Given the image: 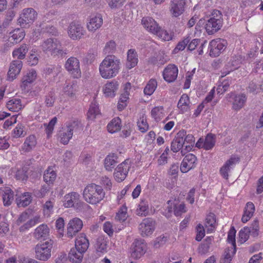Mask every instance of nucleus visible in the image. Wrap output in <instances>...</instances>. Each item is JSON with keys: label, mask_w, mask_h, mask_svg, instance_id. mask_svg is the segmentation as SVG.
I'll return each instance as SVG.
<instances>
[{"label": "nucleus", "mask_w": 263, "mask_h": 263, "mask_svg": "<svg viewBox=\"0 0 263 263\" xmlns=\"http://www.w3.org/2000/svg\"><path fill=\"white\" fill-rule=\"evenodd\" d=\"M120 68V60L114 55H108L100 64L99 73L103 79H109L119 73Z\"/></svg>", "instance_id": "f257e3e1"}, {"label": "nucleus", "mask_w": 263, "mask_h": 263, "mask_svg": "<svg viewBox=\"0 0 263 263\" xmlns=\"http://www.w3.org/2000/svg\"><path fill=\"white\" fill-rule=\"evenodd\" d=\"M105 196V193L102 187L95 183L88 184L83 192L84 200L91 204L100 203L104 198Z\"/></svg>", "instance_id": "f03ea898"}, {"label": "nucleus", "mask_w": 263, "mask_h": 263, "mask_svg": "<svg viewBox=\"0 0 263 263\" xmlns=\"http://www.w3.org/2000/svg\"><path fill=\"white\" fill-rule=\"evenodd\" d=\"M204 21V29L209 35H212L218 31L222 27L223 15L220 11L215 9Z\"/></svg>", "instance_id": "7ed1b4c3"}, {"label": "nucleus", "mask_w": 263, "mask_h": 263, "mask_svg": "<svg viewBox=\"0 0 263 263\" xmlns=\"http://www.w3.org/2000/svg\"><path fill=\"white\" fill-rule=\"evenodd\" d=\"M53 244L54 241L51 239L40 241L36 244L34 248L35 258L43 261L49 259L51 256Z\"/></svg>", "instance_id": "20e7f679"}, {"label": "nucleus", "mask_w": 263, "mask_h": 263, "mask_svg": "<svg viewBox=\"0 0 263 263\" xmlns=\"http://www.w3.org/2000/svg\"><path fill=\"white\" fill-rule=\"evenodd\" d=\"M42 50L51 55L63 56L67 53L61 42L55 38H49L45 40L41 45Z\"/></svg>", "instance_id": "39448f33"}, {"label": "nucleus", "mask_w": 263, "mask_h": 263, "mask_svg": "<svg viewBox=\"0 0 263 263\" xmlns=\"http://www.w3.org/2000/svg\"><path fill=\"white\" fill-rule=\"evenodd\" d=\"M38 14L32 8H25L21 11L17 20L18 24L22 27H26L32 24L37 18Z\"/></svg>", "instance_id": "423d86ee"}, {"label": "nucleus", "mask_w": 263, "mask_h": 263, "mask_svg": "<svg viewBox=\"0 0 263 263\" xmlns=\"http://www.w3.org/2000/svg\"><path fill=\"white\" fill-rule=\"evenodd\" d=\"M77 126V124L75 122H70L62 127L58 133V139L60 142L64 145L67 144L72 138L73 131Z\"/></svg>", "instance_id": "0eeeda50"}, {"label": "nucleus", "mask_w": 263, "mask_h": 263, "mask_svg": "<svg viewBox=\"0 0 263 263\" xmlns=\"http://www.w3.org/2000/svg\"><path fill=\"white\" fill-rule=\"evenodd\" d=\"M228 46L227 41L223 39H216L210 41L209 45V54L212 57H218Z\"/></svg>", "instance_id": "6e6552de"}, {"label": "nucleus", "mask_w": 263, "mask_h": 263, "mask_svg": "<svg viewBox=\"0 0 263 263\" xmlns=\"http://www.w3.org/2000/svg\"><path fill=\"white\" fill-rule=\"evenodd\" d=\"M147 250V245L143 239H135L130 247V257L138 259L143 256Z\"/></svg>", "instance_id": "1a4fd4ad"}, {"label": "nucleus", "mask_w": 263, "mask_h": 263, "mask_svg": "<svg viewBox=\"0 0 263 263\" xmlns=\"http://www.w3.org/2000/svg\"><path fill=\"white\" fill-rule=\"evenodd\" d=\"M64 67L72 78L79 79L81 77L80 63L77 58L74 57L69 58L65 62Z\"/></svg>", "instance_id": "9d476101"}, {"label": "nucleus", "mask_w": 263, "mask_h": 263, "mask_svg": "<svg viewBox=\"0 0 263 263\" xmlns=\"http://www.w3.org/2000/svg\"><path fill=\"white\" fill-rule=\"evenodd\" d=\"M85 32L84 27L79 22H72L68 28V36L73 40H80Z\"/></svg>", "instance_id": "9b49d317"}, {"label": "nucleus", "mask_w": 263, "mask_h": 263, "mask_svg": "<svg viewBox=\"0 0 263 263\" xmlns=\"http://www.w3.org/2000/svg\"><path fill=\"white\" fill-rule=\"evenodd\" d=\"M130 166L131 162L128 159L125 160L118 165L114 173L115 180L118 182L124 180L127 175Z\"/></svg>", "instance_id": "f8f14e48"}, {"label": "nucleus", "mask_w": 263, "mask_h": 263, "mask_svg": "<svg viewBox=\"0 0 263 263\" xmlns=\"http://www.w3.org/2000/svg\"><path fill=\"white\" fill-rule=\"evenodd\" d=\"M141 22L143 27L146 29V30L154 34H156L159 38L164 40V39L162 38V35L161 34L162 32L161 28L153 18L150 17H143L142 19Z\"/></svg>", "instance_id": "ddd939ff"}, {"label": "nucleus", "mask_w": 263, "mask_h": 263, "mask_svg": "<svg viewBox=\"0 0 263 263\" xmlns=\"http://www.w3.org/2000/svg\"><path fill=\"white\" fill-rule=\"evenodd\" d=\"M197 162V158L195 155L191 153L186 155L180 164V171L182 173L188 172L196 167Z\"/></svg>", "instance_id": "4468645a"}, {"label": "nucleus", "mask_w": 263, "mask_h": 263, "mask_svg": "<svg viewBox=\"0 0 263 263\" xmlns=\"http://www.w3.org/2000/svg\"><path fill=\"white\" fill-rule=\"evenodd\" d=\"M186 0H171L169 11L173 17H177L185 11Z\"/></svg>", "instance_id": "2eb2a0df"}, {"label": "nucleus", "mask_w": 263, "mask_h": 263, "mask_svg": "<svg viewBox=\"0 0 263 263\" xmlns=\"http://www.w3.org/2000/svg\"><path fill=\"white\" fill-rule=\"evenodd\" d=\"M155 229V222L151 218H145L139 224V230L142 237L151 235Z\"/></svg>", "instance_id": "dca6fc26"}, {"label": "nucleus", "mask_w": 263, "mask_h": 263, "mask_svg": "<svg viewBox=\"0 0 263 263\" xmlns=\"http://www.w3.org/2000/svg\"><path fill=\"white\" fill-rule=\"evenodd\" d=\"M179 163H173L167 171V182L166 187L168 189H173L177 184L179 172Z\"/></svg>", "instance_id": "f3484780"}, {"label": "nucleus", "mask_w": 263, "mask_h": 263, "mask_svg": "<svg viewBox=\"0 0 263 263\" xmlns=\"http://www.w3.org/2000/svg\"><path fill=\"white\" fill-rule=\"evenodd\" d=\"M83 226L82 221L76 217L70 219L67 224L66 235L69 238H72L81 230Z\"/></svg>", "instance_id": "a211bd4d"}, {"label": "nucleus", "mask_w": 263, "mask_h": 263, "mask_svg": "<svg viewBox=\"0 0 263 263\" xmlns=\"http://www.w3.org/2000/svg\"><path fill=\"white\" fill-rule=\"evenodd\" d=\"M103 20L102 15L96 14L90 16L86 24V28L88 31L95 32L102 26Z\"/></svg>", "instance_id": "6ab92c4d"}, {"label": "nucleus", "mask_w": 263, "mask_h": 263, "mask_svg": "<svg viewBox=\"0 0 263 263\" xmlns=\"http://www.w3.org/2000/svg\"><path fill=\"white\" fill-rule=\"evenodd\" d=\"M227 96L230 98L233 99L232 109L236 111L239 110L243 107L247 99L245 93L235 94L234 92H231Z\"/></svg>", "instance_id": "aec40b11"}, {"label": "nucleus", "mask_w": 263, "mask_h": 263, "mask_svg": "<svg viewBox=\"0 0 263 263\" xmlns=\"http://www.w3.org/2000/svg\"><path fill=\"white\" fill-rule=\"evenodd\" d=\"M240 159L238 157L231 156V157L226 161L222 167H220L219 173L221 176L224 179L229 178V172L231 170V166L235 165L236 163L239 162Z\"/></svg>", "instance_id": "412c9836"}, {"label": "nucleus", "mask_w": 263, "mask_h": 263, "mask_svg": "<svg viewBox=\"0 0 263 263\" xmlns=\"http://www.w3.org/2000/svg\"><path fill=\"white\" fill-rule=\"evenodd\" d=\"M80 195L79 193L72 192L66 194L63 198V205L66 208L74 207L80 202Z\"/></svg>", "instance_id": "4be33fe9"}, {"label": "nucleus", "mask_w": 263, "mask_h": 263, "mask_svg": "<svg viewBox=\"0 0 263 263\" xmlns=\"http://www.w3.org/2000/svg\"><path fill=\"white\" fill-rule=\"evenodd\" d=\"M37 144V139L33 135L27 136L20 148V152L22 154H26L33 151Z\"/></svg>", "instance_id": "5701e85b"}, {"label": "nucleus", "mask_w": 263, "mask_h": 263, "mask_svg": "<svg viewBox=\"0 0 263 263\" xmlns=\"http://www.w3.org/2000/svg\"><path fill=\"white\" fill-rule=\"evenodd\" d=\"M185 134V130L182 129L179 131L176 136L171 142V149L174 153L181 151L184 148L183 137Z\"/></svg>", "instance_id": "b1692460"}, {"label": "nucleus", "mask_w": 263, "mask_h": 263, "mask_svg": "<svg viewBox=\"0 0 263 263\" xmlns=\"http://www.w3.org/2000/svg\"><path fill=\"white\" fill-rule=\"evenodd\" d=\"M37 78L36 71L31 69L26 72L22 79V84L21 87L22 90H26L32 83H33Z\"/></svg>", "instance_id": "393cba45"}, {"label": "nucleus", "mask_w": 263, "mask_h": 263, "mask_svg": "<svg viewBox=\"0 0 263 263\" xmlns=\"http://www.w3.org/2000/svg\"><path fill=\"white\" fill-rule=\"evenodd\" d=\"M22 65V62L20 60H13L11 62L8 72V77L9 80H14L16 76L20 73Z\"/></svg>", "instance_id": "a878e982"}, {"label": "nucleus", "mask_w": 263, "mask_h": 263, "mask_svg": "<svg viewBox=\"0 0 263 263\" xmlns=\"http://www.w3.org/2000/svg\"><path fill=\"white\" fill-rule=\"evenodd\" d=\"M78 90V85L76 81H72L65 84L63 88L64 95L70 99L76 98V93Z\"/></svg>", "instance_id": "bb28decb"}, {"label": "nucleus", "mask_w": 263, "mask_h": 263, "mask_svg": "<svg viewBox=\"0 0 263 263\" xmlns=\"http://www.w3.org/2000/svg\"><path fill=\"white\" fill-rule=\"evenodd\" d=\"M178 69L175 64H168L165 67V81L168 83L174 82L178 76Z\"/></svg>", "instance_id": "cd10ccee"}, {"label": "nucleus", "mask_w": 263, "mask_h": 263, "mask_svg": "<svg viewBox=\"0 0 263 263\" xmlns=\"http://www.w3.org/2000/svg\"><path fill=\"white\" fill-rule=\"evenodd\" d=\"M119 84L115 80L107 82L103 88V92L107 97H114L118 88Z\"/></svg>", "instance_id": "c85d7f7f"}, {"label": "nucleus", "mask_w": 263, "mask_h": 263, "mask_svg": "<svg viewBox=\"0 0 263 263\" xmlns=\"http://www.w3.org/2000/svg\"><path fill=\"white\" fill-rule=\"evenodd\" d=\"M167 203L168 204V212L171 213L173 211L174 215L177 217L180 216L182 214L186 212V209L184 203H181L177 205L174 202L173 203L171 200H168Z\"/></svg>", "instance_id": "c756f323"}, {"label": "nucleus", "mask_w": 263, "mask_h": 263, "mask_svg": "<svg viewBox=\"0 0 263 263\" xmlns=\"http://www.w3.org/2000/svg\"><path fill=\"white\" fill-rule=\"evenodd\" d=\"M183 143H184V148L181 151L182 155L184 156L189 152H190L194 144L195 138L192 134H186V131L185 130V134L183 137Z\"/></svg>", "instance_id": "7c9ffc66"}, {"label": "nucleus", "mask_w": 263, "mask_h": 263, "mask_svg": "<svg viewBox=\"0 0 263 263\" xmlns=\"http://www.w3.org/2000/svg\"><path fill=\"white\" fill-rule=\"evenodd\" d=\"M50 229L47 225L42 224L38 226L34 230V236L37 239L46 240V238L49 236Z\"/></svg>", "instance_id": "2f4dec72"}, {"label": "nucleus", "mask_w": 263, "mask_h": 263, "mask_svg": "<svg viewBox=\"0 0 263 263\" xmlns=\"http://www.w3.org/2000/svg\"><path fill=\"white\" fill-rule=\"evenodd\" d=\"M89 245V241L84 234H80L76 238L75 248L78 250L84 253L87 250Z\"/></svg>", "instance_id": "473e14b6"}, {"label": "nucleus", "mask_w": 263, "mask_h": 263, "mask_svg": "<svg viewBox=\"0 0 263 263\" xmlns=\"http://www.w3.org/2000/svg\"><path fill=\"white\" fill-rule=\"evenodd\" d=\"M0 194L3 197L4 205H10L13 200V191L8 187H3L0 189Z\"/></svg>", "instance_id": "72a5a7b5"}, {"label": "nucleus", "mask_w": 263, "mask_h": 263, "mask_svg": "<svg viewBox=\"0 0 263 263\" xmlns=\"http://www.w3.org/2000/svg\"><path fill=\"white\" fill-rule=\"evenodd\" d=\"M29 50V46L26 44H23L18 48H15L12 51V57L16 60H20L24 59L26 57V53Z\"/></svg>", "instance_id": "f704fd0d"}, {"label": "nucleus", "mask_w": 263, "mask_h": 263, "mask_svg": "<svg viewBox=\"0 0 263 263\" xmlns=\"http://www.w3.org/2000/svg\"><path fill=\"white\" fill-rule=\"evenodd\" d=\"M138 62V55L136 50L134 49L128 50L127 52L126 67L128 69H132L137 65Z\"/></svg>", "instance_id": "c9c22d12"}, {"label": "nucleus", "mask_w": 263, "mask_h": 263, "mask_svg": "<svg viewBox=\"0 0 263 263\" xmlns=\"http://www.w3.org/2000/svg\"><path fill=\"white\" fill-rule=\"evenodd\" d=\"M190 100L189 96L186 93H183L177 104V107L179 109L180 113L184 114L188 111L190 108Z\"/></svg>", "instance_id": "e433bc0d"}, {"label": "nucleus", "mask_w": 263, "mask_h": 263, "mask_svg": "<svg viewBox=\"0 0 263 263\" xmlns=\"http://www.w3.org/2000/svg\"><path fill=\"white\" fill-rule=\"evenodd\" d=\"M25 33L23 30L16 29L9 33V41L12 43L20 42L25 37Z\"/></svg>", "instance_id": "4c0bfd02"}, {"label": "nucleus", "mask_w": 263, "mask_h": 263, "mask_svg": "<svg viewBox=\"0 0 263 263\" xmlns=\"http://www.w3.org/2000/svg\"><path fill=\"white\" fill-rule=\"evenodd\" d=\"M6 107L10 111L17 112L21 110L24 107V105L21 99L13 98L7 102Z\"/></svg>", "instance_id": "58836bf2"}, {"label": "nucleus", "mask_w": 263, "mask_h": 263, "mask_svg": "<svg viewBox=\"0 0 263 263\" xmlns=\"http://www.w3.org/2000/svg\"><path fill=\"white\" fill-rule=\"evenodd\" d=\"M118 157L115 154H110L107 156L104 160V166L108 171H112L118 163Z\"/></svg>", "instance_id": "ea45409f"}, {"label": "nucleus", "mask_w": 263, "mask_h": 263, "mask_svg": "<svg viewBox=\"0 0 263 263\" xmlns=\"http://www.w3.org/2000/svg\"><path fill=\"white\" fill-rule=\"evenodd\" d=\"M96 250L98 253H105L107 251V241L103 236H99L96 240L95 245Z\"/></svg>", "instance_id": "a19ab883"}, {"label": "nucleus", "mask_w": 263, "mask_h": 263, "mask_svg": "<svg viewBox=\"0 0 263 263\" xmlns=\"http://www.w3.org/2000/svg\"><path fill=\"white\" fill-rule=\"evenodd\" d=\"M139 130L141 133H145L149 128L147 122L145 114L144 111L141 112L139 114V118L137 122Z\"/></svg>", "instance_id": "79ce46f5"}, {"label": "nucleus", "mask_w": 263, "mask_h": 263, "mask_svg": "<svg viewBox=\"0 0 263 263\" xmlns=\"http://www.w3.org/2000/svg\"><path fill=\"white\" fill-rule=\"evenodd\" d=\"M84 252L77 248H72L69 253V258L73 263H80L83 257Z\"/></svg>", "instance_id": "37998d69"}, {"label": "nucleus", "mask_w": 263, "mask_h": 263, "mask_svg": "<svg viewBox=\"0 0 263 263\" xmlns=\"http://www.w3.org/2000/svg\"><path fill=\"white\" fill-rule=\"evenodd\" d=\"M44 180L48 184H52L57 178L55 171L52 167H48L44 172Z\"/></svg>", "instance_id": "c03bdc74"}, {"label": "nucleus", "mask_w": 263, "mask_h": 263, "mask_svg": "<svg viewBox=\"0 0 263 263\" xmlns=\"http://www.w3.org/2000/svg\"><path fill=\"white\" fill-rule=\"evenodd\" d=\"M121 120L119 118H114L107 125L108 131L111 134L116 133L121 129Z\"/></svg>", "instance_id": "a18cd8bd"}, {"label": "nucleus", "mask_w": 263, "mask_h": 263, "mask_svg": "<svg viewBox=\"0 0 263 263\" xmlns=\"http://www.w3.org/2000/svg\"><path fill=\"white\" fill-rule=\"evenodd\" d=\"M41 222V218L40 215H35L32 219L27 221L25 223L20 227V232H24L30 229L35 224Z\"/></svg>", "instance_id": "49530a36"}, {"label": "nucleus", "mask_w": 263, "mask_h": 263, "mask_svg": "<svg viewBox=\"0 0 263 263\" xmlns=\"http://www.w3.org/2000/svg\"><path fill=\"white\" fill-rule=\"evenodd\" d=\"M100 114L98 104L94 102L91 103L87 112V118L91 120H94Z\"/></svg>", "instance_id": "de8ad7c7"}, {"label": "nucleus", "mask_w": 263, "mask_h": 263, "mask_svg": "<svg viewBox=\"0 0 263 263\" xmlns=\"http://www.w3.org/2000/svg\"><path fill=\"white\" fill-rule=\"evenodd\" d=\"M31 196L29 193L25 192L19 197L16 198L17 203L19 206H26L31 201Z\"/></svg>", "instance_id": "09e8293b"}, {"label": "nucleus", "mask_w": 263, "mask_h": 263, "mask_svg": "<svg viewBox=\"0 0 263 263\" xmlns=\"http://www.w3.org/2000/svg\"><path fill=\"white\" fill-rule=\"evenodd\" d=\"M215 136L211 133L208 134L204 140L203 149L208 151L212 149L215 145Z\"/></svg>", "instance_id": "8fccbe9b"}, {"label": "nucleus", "mask_w": 263, "mask_h": 263, "mask_svg": "<svg viewBox=\"0 0 263 263\" xmlns=\"http://www.w3.org/2000/svg\"><path fill=\"white\" fill-rule=\"evenodd\" d=\"M236 230L234 226H231L228 233L227 241L231 243L233 248V254H235L236 251Z\"/></svg>", "instance_id": "3c124183"}, {"label": "nucleus", "mask_w": 263, "mask_h": 263, "mask_svg": "<svg viewBox=\"0 0 263 263\" xmlns=\"http://www.w3.org/2000/svg\"><path fill=\"white\" fill-rule=\"evenodd\" d=\"M157 86V81L155 79H151L144 89V94L147 96L152 95L155 91Z\"/></svg>", "instance_id": "603ef678"}, {"label": "nucleus", "mask_w": 263, "mask_h": 263, "mask_svg": "<svg viewBox=\"0 0 263 263\" xmlns=\"http://www.w3.org/2000/svg\"><path fill=\"white\" fill-rule=\"evenodd\" d=\"M249 227H245L241 229L238 233V242L240 244L245 243L249 238Z\"/></svg>", "instance_id": "864d4df0"}, {"label": "nucleus", "mask_w": 263, "mask_h": 263, "mask_svg": "<svg viewBox=\"0 0 263 263\" xmlns=\"http://www.w3.org/2000/svg\"><path fill=\"white\" fill-rule=\"evenodd\" d=\"M191 37L187 36L183 40L179 42L176 47L173 49L172 53L173 54L177 53L179 51L183 50L189 43L190 42Z\"/></svg>", "instance_id": "5fc2aeb1"}, {"label": "nucleus", "mask_w": 263, "mask_h": 263, "mask_svg": "<svg viewBox=\"0 0 263 263\" xmlns=\"http://www.w3.org/2000/svg\"><path fill=\"white\" fill-rule=\"evenodd\" d=\"M111 9H118L121 8L126 0H103Z\"/></svg>", "instance_id": "6e6d98bb"}, {"label": "nucleus", "mask_w": 263, "mask_h": 263, "mask_svg": "<svg viewBox=\"0 0 263 263\" xmlns=\"http://www.w3.org/2000/svg\"><path fill=\"white\" fill-rule=\"evenodd\" d=\"M153 118L157 121L160 120L164 116V108L162 106L155 107L151 111Z\"/></svg>", "instance_id": "4d7b16f0"}, {"label": "nucleus", "mask_w": 263, "mask_h": 263, "mask_svg": "<svg viewBox=\"0 0 263 263\" xmlns=\"http://www.w3.org/2000/svg\"><path fill=\"white\" fill-rule=\"evenodd\" d=\"M127 210L125 205L121 206L116 214V219L120 221H124L128 217Z\"/></svg>", "instance_id": "13d9d810"}, {"label": "nucleus", "mask_w": 263, "mask_h": 263, "mask_svg": "<svg viewBox=\"0 0 263 263\" xmlns=\"http://www.w3.org/2000/svg\"><path fill=\"white\" fill-rule=\"evenodd\" d=\"M57 122V118L53 117L48 124H44V126L45 127L46 133L47 137L49 138L52 134L54 126Z\"/></svg>", "instance_id": "bf43d9fd"}, {"label": "nucleus", "mask_w": 263, "mask_h": 263, "mask_svg": "<svg viewBox=\"0 0 263 263\" xmlns=\"http://www.w3.org/2000/svg\"><path fill=\"white\" fill-rule=\"evenodd\" d=\"M24 126L22 124H18L13 129L11 136L14 138H18L24 136Z\"/></svg>", "instance_id": "052dcab7"}, {"label": "nucleus", "mask_w": 263, "mask_h": 263, "mask_svg": "<svg viewBox=\"0 0 263 263\" xmlns=\"http://www.w3.org/2000/svg\"><path fill=\"white\" fill-rule=\"evenodd\" d=\"M148 203L145 200L141 201L139 204V208L137 209L138 215L145 216L148 213Z\"/></svg>", "instance_id": "680f3d73"}, {"label": "nucleus", "mask_w": 263, "mask_h": 263, "mask_svg": "<svg viewBox=\"0 0 263 263\" xmlns=\"http://www.w3.org/2000/svg\"><path fill=\"white\" fill-rule=\"evenodd\" d=\"M196 232L195 240L197 241H200L205 236V230L201 223H199L196 226Z\"/></svg>", "instance_id": "e2e57ef3"}, {"label": "nucleus", "mask_w": 263, "mask_h": 263, "mask_svg": "<svg viewBox=\"0 0 263 263\" xmlns=\"http://www.w3.org/2000/svg\"><path fill=\"white\" fill-rule=\"evenodd\" d=\"M49 191V187L47 185H44L42 186L40 189L34 190V193L36 197L38 198H43Z\"/></svg>", "instance_id": "0e129e2a"}, {"label": "nucleus", "mask_w": 263, "mask_h": 263, "mask_svg": "<svg viewBox=\"0 0 263 263\" xmlns=\"http://www.w3.org/2000/svg\"><path fill=\"white\" fill-rule=\"evenodd\" d=\"M64 226V220L63 218L60 217L57 219L55 221V227L59 234L61 236L63 235Z\"/></svg>", "instance_id": "69168bd1"}, {"label": "nucleus", "mask_w": 263, "mask_h": 263, "mask_svg": "<svg viewBox=\"0 0 263 263\" xmlns=\"http://www.w3.org/2000/svg\"><path fill=\"white\" fill-rule=\"evenodd\" d=\"M116 48V44L113 41H110L106 44L104 49L105 54L112 53L115 52Z\"/></svg>", "instance_id": "338daca9"}, {"label": "nucleus", "mask_w": 263, "mask_h": 263, "mask_svg": "<svg viewBox=\"0 0 263 263\" xmlns=\"http://www.w3.org/2000/svg\"><path fill=\"white\" fill-rule=\"evenodd\" d=\"M55 100V97L53 92H50L45 96V103L47 107H50L53 106Z\"/></svg>", "instance_id": "774afa93"}]
</instances>
